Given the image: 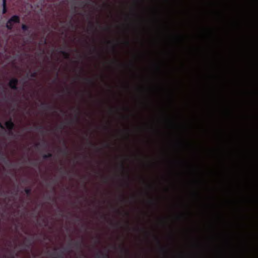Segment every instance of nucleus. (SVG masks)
<instances>
[{
	"label": "nucleus",
	"instance_id": "nucleus-1",
	"mask_svg": "<svg viewBox=\"0 0 258 258\" xmlns=\"http://www.w3.org/2000/svg\"><path fill=\"white\" fill-rule=\"evenodd\" d=\"M18 84V79H17L16 78H14L12 79L9 83V87L13 90H17L18 89V87H17Z\"/></svg>",
	"mask_w": 258,
	"mask_h": 258
},
{
	"label": "nucleus",
	"instance_id": "nucleus-2",
	"mask_svg": "<svg viewBox=\"0 0 258 258\" xmlns=\"http://www.w3.org/2000/svg\"><path fill=\"white\" fill-rule=\"evenodd\" d=\"M5 126L9 131L10 134H12V131L14 128L15 124L11 119L5 122Z\"/></svg>",
	"mask_w": 258,
	"mask_h": 258
},
{
	"label": "nucleus",
	"instance_id": "nucleus-3",
	"mask_svg": "<svg viewBox=\"0 0 258 258\" xmlns=\"http://www.w3.org/2000/svg\"><path fill=\"white\" fill-rule=\"evenodd\" d=\"M50 256L52 257H59L63 258V251H60L58 252H56V251H53L50 253Z\"/></svg>",
	"mask_w": 258,
	"mask_h": 258
},
{
	"label": "nucleus",
	"instance_id": "nucleus-4",
	"mask_svg": "<svg viewBox=\"0 0 258 258\" xmlns=\"http://www.w3.org/2000/svg\"><path fill=\"white\" fill-rule=\"evenodd\" d=\"M96 257L97 258H109V255L108 253V251L104 252L101 251H99L96 253Z\"/></svg>",
	"mask_w": 258,
	"mask_h": 258
},
{
	"label": "nucleus",
	"instance_id": "nucleus-5",
	"mask_svg": "<svg viewBox=\"0 0 258 258\" xmlns=\"http://www.w3.org/2000/svg\"><path fill=\"white\" fill-rule=\"evenodd\" d=\"M9 23L12 22L14 23H19L20 22V17L17 15L13 16L9 20Z\"/></svg>",
	"mask_w": 258,
	"mask_h": 258
},
{
	"label": "nucleus",
	"instance_id": "nucleus-6",
	"mask_svg": "<svg viewBox=\"0 0 258 258\" xmlns=\"http://www.w3.org/2000/svg\"><path fill=\"white\" fill-rule=\"evenodd\" d=\"M41 107L42 109L45 110H51L53 109V107L51 105L46 103H41Z\"/></svg>",
	"mask_w": 258,
	"mask_h": 258
},
{
	"label": "nucleus",
	"instance_id": "nucleus-7",
	"mask_svg": "<svg viewBox=\"0 0 258 258\" xmlns=\"http://www.w3.org/2000/svg\"><path fill=\"white\" fill-rule=\"evenodd\" d=\"M58 52L59 53L62 54L66 59H69L70 57V54L69 52L63 50H62L61 49H60Z\"/></svg>",
	"mask_w": 258,
	"mask_h": 258
},
{
	"label": "nucleus",
	"instance_id": "nucleus-8",
	"mask_svg": "<svg viewBox=\"0 0 258 258\" xmlns=\"http://www.w3.org/2000/svg\"><path fill=\"white\" fill-rule=\"evenodd\" d=\"M69 244H73L75 247L80 249L82 247V241H75L73 243H70Z\"/></svg>",
	"mask_w": 258,
	"mask_h": 258
},
{
	"label": "nucleus",
	"instance_id": "nucleus-9",
	"mask_svg": "<svg viewBox=\"0 0 258 258\" xmlns=\"http://www.w3.org/2000/svg\"><path fill=\"white\" fill-rule=\"evenodd\" d=\"M64 148L63 149L59 150L60 152L62 153L63 155H67L68 153V147L66 145V143L64 142Z\"/></svg>",
	"mask_w": 258,
	"mask_h": 258
},
{
	"label": "nucleus",
	"instance_id": "nucleus-10",
	"mask_svg": "<svg viewBox=\"0 0 258 258\" xmlns=\"http://www.w3.org/2000/svg\"><path fill=\"white\" fill-rule=\"evenodd\" d=\"M3 14H5L7 12V9L6 6V0H3Z\"/></svg>",
	"mask_w": 258,
	"mask_h": 258
},
{
	"label": "nucleus",
	"instance_id": "nucleus-11",
	"mask_svg": "<svg viewBox=\"0 0 258 258\" xmlns=\"http://www.w3.org/2000/svg\"><path fill=\"white\" fill-rule=\"evenodd\" d=\"M6 27L8 30H12L13 27V23L12 22L9 23V20H8L6 23Z\"/></svg>",
	"mask_w": 258,
	"mask_h": 258
},
{
	"label": "nucleus",
	"instance_id": "nucleus-12",
	"mask_svg": "<svg viewBox=\"0 0 258 258\" xmlns=\"http://www.w3.org/2000/svg\"><path fill=\"white\" fill-rule=\"evenodd\" d=\"M52 157V154L50 153H48L46 154H44L43 155V158L45 160L47 159L50 158H51Z\"/></svg>",
	"mask_w": 258,
	"mask_h": 258
},
{
	"label": "nucleus",
	"instance_id": "nucleus-13",
	"mask_svg": "<svg viewBox=\"0 0 258 258\" xmlns=\"http://www.w3.org/2000/svg\"><path fill=\"white\" fill-rule=\"evenodd\" d=\"M37 76V73L36 72H34L30 74V77L31 79H34L36 78Z\"/></svg>",
	"mask_w": 258,
	"mask_h": 258
},
{
	"label": "nucleus",
	"instance_id": "nucleus-14",
	"mask_svg": "<svg viewBox=\"0 0 258 258\" xmlns=\"http://www.w3.org/2000/svg\"><path fill=\"white\" fill-rule=\"evenodd\" d=\"M27 196H30L31 194V189L30 187L26 188L24 190Z\"/></svg>",
	"mask_w": 258,
	"mask_h": 258
},
{
	"label": "nucleus",
	"instance_id": "nucleus-15",
	"mask_svg": "<svg viewBox=\"0 0 258 258\" xmlns=\"http://www.w3.org/2000/svg\"><path fill=\"white\" fill-rule=\"evenodd\" d=\"M22 29L23 31H28V29H29V27L28 26H27L26 25H25V24H23L22 25Z\"/></svg>",
	"mask_w": 258,
	"mask_h": 258
},
{
	"label": "nucleus",
	"instance_id": "nucleus-16",
	"mask_svg": "<svg viewBox=\"0 0 258 258\" xmlns=\"http://www.w3.org/2000/svg\"><path fill=\"white\" fill-rule=\"evenodd\" d=\"M119 247L120 248L121 252H124V253H128L129 251L128 249L124 248V247H121V246H119Z\"/></svg>",
	"mask_w": 258,
	"mask_h": 258
},
{
	"label": "nucleus",
	"instance_id": "nucleus-17",
	"mask_svg": "<svg viewBox=\"0 0 258 258\" xmlns=\"http://www.w3.org/2000/svg\"><path fill=\"white\" fill-rule=\"evenodd\" d=\"M36 129L38 130L41 133L43 132V127L42 125H39L38 126H37Z\"/></svg>",
	"mask_w": 258,
	"mask_h": 258
},
{
	"label": "nucleus",
	"instance_id": "nucleus-18",
	"mask_svg": "<svg viewBox=\"0 0 258 258\" xmlns=\"http://www.w3.org/2000/svg\"><path fill=\"white\" fill-rule=\"evenodd\" d=\"M85 80L90 84H94V82L93 81V80L90 78H85Z\"/></svg>",
	"mask_w": 258,
	"mask_h": 258
},
{
	"label": "nucleus",
	"instance_id": "nucleus-19",
	"mask_svg": "<svg viewBox=\"0 0 258 258\" xmlns=\"http://www.w3.org/2000/svg\"><path fill=\"white\" fill-rule=\"evenodd\" d=\"M0 159L3 161H4L6 159L4 155L1 153H0Z\"/></svg>",
	"mask_w": 258,
	"mask_h": 258
},
{
	"label": "nucleus",
	"instance_id": "nucleus-20",
	"mask_svg": "<svg viewBox=\"0 0 258 258\" xmlns=\"http://www.w3.org/2000/svg\"><path fill=\"white\" fill-rule=\"evenodd\" d=\"M89 26L91 29H93L94 28V25L93 22H89Z\"/></svg>",
	"mask_w": 258,
	"mask_h": 258
},
{
	"label": "nucleus",
	"instance_id": "nucleus-21",
	"mask_svg": "<svg viewBox=\"0 0 258 258\" xmlns=\"http://www.w3.org/2000/svg\"><path fill=\"white\" fill-rule=\"evenodd\" d=\"M160 250L164 253H167L166 250L163 247H160Z\"/></svg>",
	"mask_w": 258,
	"mask_h": 258
},
{
	"label": "nucleus",
	"instance_id": "nucleus-22",
	"mask_svg": "<svg viewBox=\"0 0 258 258\" xmlns=\"http://www.w3.org/2000/svg\"><path fill=\"white\" fill-rule=\"evenodd\" d=\"M63 127H64V126H63V124H60V125H59V126H58V128H59L60 130H62V129H63Z\"/></svg>",
	"mask_w": 258,
	"mask_h": 258
},
{
	"label": "nucleus",
	"instance_id": "nucleus-23",
	"mask_svg": "<svg viewBox=\"0 0 258 258\" xmlns=\"http://www.w3.org/2000/svg\"><path fill=\"white\" fill-rule=\"evenodd\" d=\"M120 167L121 168V169L124 170L125 169V167L124 166V164L123 163H121V165H120Z\"/></svg>",
	"mask_w": 258,
	"mask_h": 258
},
{
	"label": "nucleus",
	"instance_id": "nucleus-24",
	"mask_svg": "<svg viewBox=\"0 0 258 258\" xmlns=\"http://www.w3.org/2000/svg\"><path fill=\"white\" fill-rule=\"evenodd\" d=\"M0 127L2 129H4L5 128V126L2 124V123L1 122H0Z\"/></svg>",
	"mask_w": 258,
	"mask_h": 258
},
{
	"label": "nucleus",
	"instance_id": "nucleus-25",
	"mask_svg": "<svg viewBox=\"0 0 258 258\" xmlns=\"http://www.w3.org/2000/svg\"><path fill=\"white\" fill-rule=\"evenodd\" d=\"M156 238V240L158 242V244L160 245V244H161L160 241L159 240V239L158 238Z\"/></svg>",
	"mask_w": 258,
	"mask_h": 258
},
{
	"label": "nucleus",
	"instance_id": "nucleus-26",
	"mask_svg": "<svg viewBox=\"0 0 258 258\" xmlns=\"http://www.w3.org/2000/svg\"><path fill=\"white\" fill-rule=\"evenodd\" d=\"M40 143H37L35 145V146L36 148H38L39 147V146H40Z\"/></svg>",
	"mask_w": 258,
	"mask_h": 258
},
{
	"label": "nucleus",
	"instance_id": "nucleus-27",
	"mask_svg": "<svg viewBox=\"0 0 258 258\" xmlns=\"http://www.w3.org/2000/svg\"><path fill=\"white\" fill-rule=\"evenodd\" d=\"M69 23L71 25L72 27H74V24L71 21H70Z\"/></svg>",
	"mask_w": 258,
	"mask_h": 258
},
{
	"label": "nucleus",
	"instance_id": "nucleus-28",
	"mask_svg": "<svg viewBox=\"0 0 258 258\" xmlns=\"http://www.w3.org/2000/svg\"><path fill=\"white\" fill-rule=\"evenodd\" d=\"M75 117L77 119V120H79V118L78 115H75Z\"/></svg>",
	"mask_w": 258,
	"mask_h": 258
},
{
	"label": "nucleus",
	"instance_id": "nucleus-29",
	"mask_svg": "<svg viewBox=\"0 0 258 258\" xmlns=\"http://www.w3.org/2000/svg\"><path fill=\"white\" fill-rule=\"evenodd\" d=\"M43 222L44 223H46V224H47V221L45 219H43Z\"/></svg>",
	"mask_w": 258,
	"mask_h": 258
},
{
	"label": "nucleus",
	"instance_id": "nucleus-30",
	"mask_svg": "<svg viewBox=\"0 0 258 258\" xmlns=\"http://www.w3.org/2000/svg\"><path fill=\"white\" fill-rule=\"evenodd\" d=\"M104 182H107V178H104Z\"/></svg>",
	"mask_w": 258,
	"mask_h": 258
},
{
	"label": "nucleus",
	"instance_id": "nucleus-31",
	"mask_svg": "<svg viewBox=\"0 0 258 258\" xmlns=\"http://www.w3.org/2000/svg\"><path fill=\"white\" fill-rule=\"evenodd\" d=\"M90 144L91 145H92V146H95V145L93 143H92V142H90Z\"/></svg>",
	"mask_w": 258,
	"mask_h": 258
},
{
	"label": "nucleus",
	"instance_id": "nucleus-32",
	"mask_svg": "<svg viewBox=\"0 0 258 258\" xmlns=\"http://www.w3.org/2000/svg\"><path fill=\"white\" fill-rule=\"evenodd\" d=\"M67 91L68 93H69V94L70 93V91L68 89H67Z\"/></svg>",
	"mask_w": 258,
	"mask_h": 258
},
{
	"label": "nucleus",
	"instance_id": "nucleus-33",
	"mask_svg": "<svg viewBox=\"0 0 258 258\" xmlns=\"http://www.w3.org/2000/svg\"><path fill=\"white\" fill-rule=\"evenodd\" d=\"M43 145H44L45 147H46L47 145V144H46L45 143H44Z\"/></svg>",
	"mask_w": 258,
	"mask_h": 258
},
{
	"label": "nucleus",
	"instance_id": "nucleus-34",
	"mask_svg": "<svg viewBox=\"0 0 258 258\" xmlns=\"http://www.w3.org/2000/svg\"><path fill=\"white\" fill-rule=\"evenodd\" d=\"M125 43H126L127 45H128V44H129V42H128V41H126V42H125Z\"/></svg>",
	"mask_w": 258,
	"mask_h": 258
},
{
	"label": "nucleus",
	"instance_id": "nucleus-35",
	"mask_svg": "<svg viewBox=\"0 0 258 258\" xmlns=\"http://www.w3.org/2000/svg\"><path fill=\"white\" fill-rule=\"evenodd\" d=\"M97 242L98 243H99L100 242V240L99 239V238H97Z\"/></svg>",
	"mask_w": 258,
	"mask_h": 258
},
{
	"label": "nucleus",
	"instance_id": "nucleus-36",
	"mask_svg": "<svg viewBox=\"0 0 258 258\" xmlns=\"http://www.w3.org/2000/svg\"><path fill=\"white\" fill-rule=\"evenodd\" d=\"M46 39H45L44 40V43H46Z\"/></svg>",
	"mask_w": 258,
	"mask_h": 258
},
{
	"label": "nucleus",
	"instance_id": "nucleus-37",
	"mask_svg": "<svg viewBox=\"0 0 258 258\" xmlns=\"http://www.w3.org/2000/svg\"><path fill=\"white\" fill-rule=\"evenodd\" d=\"M55 81H56V79H54V80H53V83H54V82H55Z\"/></svg>",
	"mask_w": 258,
	"mask_h": 258
},
{
	"label": "nucleus",
	"instance_id": "nucleus-38",
	"mask_svg": "<svg viewBox=\"0 0 258 258\" xmlns=\"http://www.w3.org/2000/svg\"><path fill=\"white\" fill-rule=\"evenodd\" d=\"M93 50H96V48H94Z\"/></svg>",
	"mask_w": 258,
	"mask_h": 258
},
{
	"label": "nucleus",
	"instance_id": "nucleus-39",
	"mask_svg": "<svg viewBox=\"0 0 258 258\" xmlns=\"http://www.w3.org/2000/svg\"><path fill=\"white\" fill-rule=\"evenodd\" d=\"M178 38L180 39H181V37H180V36H179V37H178Z\"/></svg>",
	"mask_w": 258,
	"mask_h": 258
},
{
	"label": "nucleus",
	"instance_id": "nucleus-40",
	"mask_svg": "<svg viewBox=\"0 0 258 258\" xmlns=\"http://www.w3.org/2000/svg\"><path fill=\"white\" fill-rule=\"evenodd\" d=\"M108 43H111L110 41H108Z\"/></svg>",
	"mask_w": 258,
	"mask_h": 258
},
{
	"label": "nucleus",
	"instance_id": "nucleus-41",
	"mask_svg": "<svg viewBox=\"0 0 258 258\" xmlns=\"http://www.w3.org/2000/svg\"><path fill=\"white\" fill-rule=\"evenodd\" d=\"M114 62H118V61L117 60H115Z\"/></svg>",
	"mask_w": 258,
	"mask_h": 258
},
{
	"label": "nucleus",
	"instance_id": "nucleus-42",
	"mask_svg": "<svg viewBox=\"0 0 258 258\" xmlns=\"http://www.w3.org/2000/svg\"><path fill=\"white\" fill-rule=\"evenodd\" d=\"M84 258H86V257H84Z\"/></svg>",
	"mask_w": 258,
	"mask_h": 258
}]
</instances>
